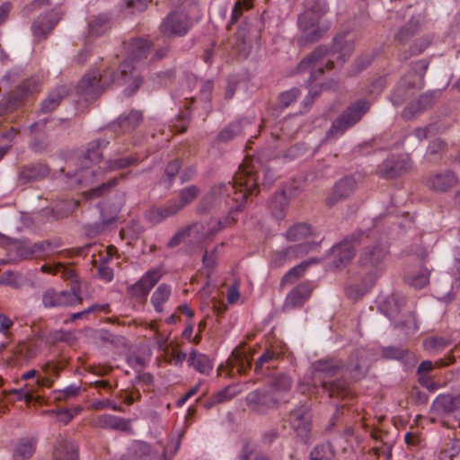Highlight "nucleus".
<instances>
[{"label": "nucleus", "instance_id": "nucleus-1", "mask_svg": "<svg viewBox=\"0 0 460 460\" xmlns=\"http://www.w3.org/2000/svg\"><path fill=\"white\" fill-rule=\"evenodd\" d=\"M258 171V161L246 157L239 165L238 171L233 177V181L216 184L202 197L199 211L207 212L213 208L220 207L222 203L228 206L230 210L232 207L236 206V202L233 200L236 193H243L245 200L249 195L257 193Z\"/></svg>", "mask_w": 460, "mask_h": 460}, {"label": "nucleus", "instance_id": "nucleus-2", "mask_svg": "<svg viewBox=\"0 0 460 460\" xmlns=\"http://www.w3.org/2000/svg\"><path fill=\"white\" fill-rule=\"evenodd\" d=\"M112 83L126 85L124 93L131 96L142 85L143 77L128 62H122L116 72L90 70L78 82L76 93L87 100L96 99Z\"/></svg>", "mask_w": 460, "mask_h": 460}, {"label": "nucleus", "instance_id": "nucleus-3", "mask_svg": "<svg viewBox=\"0 0 460 460\" xmlns=\"http://www.w3.org/2000/svg\"><path fill=\"white\" fill-rule=\"evenodd\" d=\"M344 367V362L337 358H321L313 362L312 368L315 376L313 379V388H321L329 398L345 396L348 394V383L345 379L326 380L342 372Z\"/></svg>", "mask_w": 460, "mask_h": 460}, {"label": "nucleus", "instance_id": "nucleus-4", "mask_svg": "<svg viewBox=\"0 0 460 460\" xmlns=\"http://www.w3.org/2000/svg\"><path fill=\"white\" fill-rule=\"evenodd\" d=\"M326 49L317 47L311 54L304 58L297 65L298 73L310 72V76L305 82V87L308 94L303 101L305 107L311 105L314 101L320 95V90L314 86V83L318 80V74L323 71V66L327 65L329 59L326 57Z\"/></svg>", "mask_w": 460, "mask_h": 460}, {"label": "nucleus", "instance_id": "nucleus-5", "mask_svg": "<svg viewBox=\"0 0 460 460\" xmlns=\"http://www.w3.org/2000/svg\"><path fill=\"white\" fill-rule=\"evenodd\" d=\"M371 102L365 98L357 100L349 104L332 122L326 132V140H336L349 128L358 124L368 112Z\"/></svg>", "mask_w": 460, "mask_h": 460}, {"label": "nucleus", "instance_id": "nucleus-6", "mask_svg": "<svg viewBox=\"0 0 460 460\" xmlns=\"http://www.w3.org/2000/svg\"><path fill=\"white\" fill-rule=\"evenodd\" d=\"M373 230H356L347 235L341 243L332 246L333 265L336 268L347 265L355 256V244L365 243L373 234Z\"/></svg>", "mask_w": 460, "mask_h": 460}, {"label": "nucleus", "instance_id": "nucleus-7", "mask_svg": "<svg viewBox=\"0 0 460 460\" xmlns=\"http://www.w3.org/2000/svg\"><path fill=\"white\" fill-rule=\"evenodd\" d=\"M82 302L83 297L79 287H73L69 290L62 291L49 288L43 292L41 296V304L47 309L74 306Z\"/></svg>", "mask_w": 460, "mask_h": 460}, {"label": "nucleus", "instance_id": "nucleus-8", "mask_svg": "<svg viewBox=\"0 0 460 460\" xmlns=\"http://www.w3.org/2000/svg\"><path fill=\"white\" fill-rule=\"evenodd\" d=\"M388 253L389 247L385 243L376 241L364 248L360 253L358 262L362 267L369 269L375 279H376L382 270V265Z\"/></svg>", "mask_w": 460, "mask_h": 460}, {"label": "nucleus", "instance_id": "nucleus-9", "mask_svg": "<svg viewBox=\"0 0 460 460\" xmlns=\"http://www.w3.org/2000/svg\"><path fill=\"white\" fill-rule=\"evenodd\" d=\"M39 84L32 79L23 80L5 99L0 102V116L9 114L21 107L24 98L38 91Z\"/></svg>", "mask_w": 460, "mask_h": 460}, {"label": "nucleus", "instance_id": "nucleus-10", "mask_svg": "<svg viewBox=\"0 0 460 460\" xmlns=\"http://www.w3.org/2000/svg\"><path fill=\"white\" fill-rule=\"evenodd\" d=\"M246 405L252 411L265 413L269 409L279 406V400L275 393L268 388H257L247 394L245 397Z\"/></svg>", "mask_w": 460, "mask_h": 460}, {"label": "nucleus", "instance_id": "nucleus-11", "mask_svg": "<svg viewBox=\"0 0 460 460\" xmlns=\"http://www.w3.org/2000/svg\"><path fill=\"white\" fill-rule=\"evenodd\" d=\"M460 183L458 175L450 169L436 171L429 175L426 187L435 193H447Z\"/></svg>", "mask_w": 460, "mask_h": 460}, {"label": "nucleus", "instance_id": "nucleus-12", "mask_svg": "<svg viewBox=\"0 0 460 460\" xmlns=\"http://www.w3.org/2000/svg\"><path fill=\"white\" fill-rule=\"evenodd\" d=\"M162 277L160 267L147 270L136 283L127 288L128 296L131 298H146Z\"/></svg>", "mask_w": 460, "mask_h": 460}, {"label": "nucleus", "instance_id": "nucleus-13", "mask_svg": "<svg viewBox=\"0 0 460 460\" xmlns=\"http://www.w3.org/2000/svg\"><path fill=\"white\" fill-rule=\"evenodd\" d=\"M430 411L438 416H453L460 420V390L456 394H439L432 402Z\"/></svg>", "mask_w": 460, "mask_h": 460}, {"label": "nucleus", "instance_id": "nucleus-14", "mask_svg": "<svg viewBox=\"0 0 460 460\" xmlns=\"http://www.w3.org/2000/svg\"><path fill=\"white\" fill-rule=\"evenodd\" d=\"M190 22L187 14L181 12H171L163 20L160 30L169 37H183L190 29Z\"/></svg>", "mask_w": 460, "mask_h": 460}, {"label": "nucleus", "instance_id": "nucleus-15", "mask_svg": "<svg viewBox=\"0 0 460 460\" xmlns=\"http://www.w3.org/2000/svg\"><path fill=\"white\" fill-rule=\"evenodd\" d=\"M411 167V160L407 155L388 156L378 165L377 173L385 179H394L405 173Z\"/></svg>", "mask_w": 460, "mask_h": 460}, {"label": "nucleus", "instance_id": "nucleus-16", "mask_svg": "<svg viewBox=\"0 0 460 460\" xmlns=\"http://www.w3.org/2000/svg\"><path fill=\"white\" fill-rule=\"evenodd\" d=\"M311 245L308 243L290 245L272 252L270 264L272 268H280L294 261L310 250Z\"/></svg>", "mask_w": 460, "mask_h": 460}, {"label": "nucleus", "instance_id": "nucleus-17", "mask_svg": "<svg viewBox=\"0 0 460 460\" xmlns=\"http://www.w3.org/2000/svg\"><path fill=\"white\" fill-rule=\"evenodd\" d=\"M289 423L296 434L307 438L311 431V413L306 404H301L289 412Z\"/></svg>", "mask_w": 460, "mask_h": 460}, {"label": "nucleus", "instance_id": "nucleus-18", "mask_svg": "<svg viewBox=\"0 0 460 460\" xmlns=\"http://www.w3.org/2000/svg\"><path fill=\"white\" fill-rule=\"evenodd\" d=\"M314 289L312 281L306 280L299 283L287 295L284 302L286 310H292L302 307L310 298Z\"/></svg>", "mask_w": 460, "mask_h": 460}, {"label": "nucleus", "instance_id": "nucleus-19", "mask_svg": "<svg viewBox=\"0 0 460 460\" xmlns=\"http://www.w3.org/2000/svg\"><path fill=\"white\" fill-rule=\"evenodd\" d=\"M123 48L127 58L123 62H128L138 73V69L133 65V61L146 58L150 51L151 44L142 38L131 39L128 42H123ZM141 75V74H139Z\"/></svg>", "mask_w": 460, "mask_h": 460}, {"label": "nucleus", "instance_id": "nucleus-20", "mask_svg": "<svg viewBox=\"0 0 460 460\" xmlns=\"http://www.w3.org/2000/svg\"><path fill=\"white\" fill-rule=\"evenodd\" d=\"M342 372L348 375L351 379L359 380L362 378L367 370L368 365L366 360V351L363 349L354 350L348 362L344 363Z\"/></svg>", "mask_w": 460, "mask_h": 460}, {"label": "nucleus", "instance_id": "nucleus-21", "mask_svg": "<svg viewBox=\"0 0 460 460\" xmlns=\"http://www.w3.org/2000/svg\"><path fill=\"white\" fill-rule=\"evenodd\" d=\"M49 173V167L44 163H31L21 166L17 179L20 184H27L45 179Z\"/></svg>", "mask_w": 460, "mask_h": 460}, {"label": "nucleus", "instance_id": "nucleus-22", "mask_svg": "<svg viewBox=\"0 0 460 460\" xmlns=\"http://www.w3.org/2000/svg\"><path fill=\"white\" fill-rule=\"evenodd\" d=\"M59 18L54 11H48L41 13L32 22L31 31L38 40L46 39L58 24Z\"/></svg>", "mask_w": 460, "mask_h": 460}, {"label": "nucleus", "instance_id": "nucleus-23", "mask_svg": "<svg viewBox=\"0 0 460 460\" xmlns=\"http://www.w3.org/2000/svg\"><path fill=\"white\" fill-rule=\"evenodd\" d=\"M347 34H338L333 39L332 47L329 49L323 46L328 51L329 58H332L337 54V58L341 64H343L354 50V40L347 39Z\"/></svg>", "mask_w": 460, "mask_h": 460}, {"label": "nucleus", "instance_id": "nucleus-24", "mask_svg": "<svg viewBox=\"0 0 460 460\" xmlns=\"http://www.w3.org/2000/svg\"><path fill=\"white\" fill-rule=\"evenodd\" d=\"M233 200L236 202V206L231 208L228 215L224 219L217 221V224L208 230L209 234H215L235 223L237 213L242 210L245 204V195L243 193H236Z\"/></svg>", "mask_w": 460, "mask_h": 460}, {"label": "nucleus", "instance_id": "nucleus-25", "mask_svg": "<svg viewBox=\"0 0 460 460\" xmlns=\"http://www.w3.org/2000/svg\"><path fill=\"white\" fill-rule=\"evenodd\" d=\"M382 358L387 360H397L405 367H412L416 362L413 352L399 346H387L382 349Z\"/></svg>", "mask_w": 460, "mask_h": 460}, {"label": "nucleus", "instance_id": "nucleus-26", "mask_svg": "<svg viewBox=\"0 0 460 460\" xmlns=\"http://www.w3.org/2000/svg\"><path fill=\"white\" fill-rule=\"evenodd\" d=\"M93 424L97 428L113 429L119 431H128L130 429V420L120 416L112 414H101L96 417Z\"/></svg>", "mask_w": 460, "mask_h": 460}, {"label": "nucleus", "instance_id": "nucleus-27", "mask_svg": "<svg viewBox=\"0 0 460 460\" xmlns=\"http://www.w3.org/2000/svg\"><path fill=\"white\" fill-rule=\"evenodd\" d=\"M156 451L149 443L143 440H134L128 448V460H154Z\"/></svg>", "mask_w": 460, "mask_h": 460}, {"label": "nucleus", "instance_id": "nucleus-28", "mask_svg": "<svg viewBox=\"0 0 460 460\" xmlns=\"http://www.w3.org/2000/svg\"><path fill=\"white\" fill-rule=\"evenodd\" d=\"M357 181L352 176H345L335 183L333 192L328 199V205L332 206L341 199L348 198L356 189Z\"/></svg>", "mask_w": 460, "mask_h": 460}, {"label": "nucleus", "instance_id": "nucleus-29", "mask_svg": "<svg viewBox=\"0 0 460 460\" xmlns=\"http://www.w3.org/2000/svg\"><path fill=\"white\" fill-rule=\"evenodd\" d=\"M177 212H179V207L172 205L171 201H169L164 207L154 206L150 208L145 212L144 217L148 223L157 225L169 217L175 215Z\"/></svg>", "mask_w": 460, "mask_h": 460}, {"label": "nucleus", "instance_id": "nucleus-30", "mask_svg": "<svg viewBox=\"0 0 460 460\" xmlns=\"http://www.w3.org/2000/svg\"><path fill=\"white\" fill-rule=\"evenodd\" d=\"M142 120V112L137 110H132L128 114H121L117 120L111 124V127L114 129L119 128L122 133H128L138 127Z\"/></svg>", "mask_w": 460, "mask_h": 460}, {"label": "nucleus", "instance_id": "nucleus-31", "mask_svg": "<svg viewBox=\"0 0 460 460\" xmlns=\"http://www.w3.org/2000/svg\"><path fill=\"white\" fill-rule=\"evenodd\" d=\"M88 34L92 37H100L105 34L111 26V15L109 13H102L93 15L88 20Z\"/></svg>", "mask_w": 460, "mask_h": 460}, {"label": "nucleus", "instance_id": "nucleus-32", "mask_svg": "<svg viewBox=\"0 0 460 460\" xmlns=\"http://www.w3.org/2000/svg\"><path fill=\"white\" fill-rule=\"evenodd\" d=\"M421 15H412L411 19L400 27L394 36V39L402 45L406 44L420 29Z\"/></svg>", "mask_w": 460, "mask_h": 460}, {"label": "nucleus", "instance_id": "nucleus-33", "mask_svg": "<svg viewBox=\"0 0 460 460\" xmlns=\"http://www.w3.org/2000/svg\"><path fill=\"white\" fill-rule=\"evenodd\" d=\"M289 205V199L285 190H281L272 195L269 201V208L272 217L277 220H282L286 217Z\"/></svg>", "mask_w": 460, "mask_h": 460}, {"label": "nucleus", "instance_id": "nucleus-34", "mask_svg": "<svg viewBox=\"0 0 460 460\" xmlns=\"http://www.w3.org/2000/svg\"><path fill=\"white\" fill-rule=\"evenodd\" d=\"M434 101V94L432 93H425L420 95L415 102H411L402 111V116L403 119L409 120L415 117L416 114L429 108Z\"/></svg>", "mask_w": 460, "mask_h": 460}, {"label": "nucleus", "instance_id": "nucleus-35", "mask_svg": "<svg viewBox=\"0 0 460 460\" xmlns=\"http://www.w3.org/2000/svg\"><path fill=\"white\" fill-rule=\"evenodd\" d=\"M68 91L66 86L59 85L55 88L49 96L42 101L40 111L44 114L51 113L67 95Z\"/></svg>", "mask_w": 460, "mask_h": 460}, {"label": "nucleus", "instance_id": "nucleus-36", "mask_svg": "<svg viewBox=\"0 0 460 460\" xmlns=\"http://www.w3.org/2000/svg\"><path fill=\"white\" fill-rule=\"evenodd\" d=\"M377 308L382 314L392 321L400 313L402 302L394 294H392L380 298Z\"/></svg>", "mask_w": 460, "mask_h": 460}, {"label": "nucleus", "instance_id": "nucleus-37", "mask_svg": "<svg viewBox=\"0 0 460 460\" xmlns=\"http://www.w3.org/2000/svg\"><path fill=\"white\" fill-rule=\"evenodd\" d=\"M110 144V141L106 138L95 139L88 144L85 154L83 157L82 164L86 165V162L98 163L102 158V151Z\"/></svg>", "mask_w": 460, "mask_h": 460}, {"label": "nucleus", "instance_id": "nucleus-38", "mask_svg": "<svg viewBox=\"0 0 460 460\" xmlns=\"http://www.w3.org/2000/svg\"><path fill=\"white\" fill-rule=\"evenodd\" d=\"M54 460H78V447L66 439L58 441L54 450Z\"/></svg>", "mask_w": 460, "mask_h": 460}, {"label": "nucleus", "instance_id": "nucleus-39", "mask_svg": "<svg viewBox=\"0 0 460 460\" xmlns=\"http://www.w3.org/2000/svg\"><path fill=\"white\" fill-rule=\"evenodd\" d=\"M189 366L202 375H209L213 369V363L206 354L191 349L188 358Z\"/></svg>", "mask_w": 460, "mask_h": 460}, {"label": "nucleus", "instance_id": "nucleus-40", "mask_svg": "<svg viewBox=\"0 0 460 460\" xmlns=\"http://www.w3.org/2000/svg\"><path fill=\"white\" fill-rule=\"evenodd\" d=\"M37 439L34 438H20L13 449V460H27L35 452Z\"/></svg>", "mask_w": 460, "mask_h": 460}, {"label": "nucleus", "instance_id": "nucleus-41", "mask_svg": "<svg viewBox=\"0 0 460 460\" xmlns=\"http://www.w3.org/2000/svg\"><path fill=\"white\" fill-rule=\"evenodd\" d=\"M171 294L172 288L168 284L162 283L156 288L150 299L156 313H162L164 311V305L169 300Z\"/></svg>", "mask_w": 460, "mask_h": 460}, {"label": "nucleus", "instance_id": "nucleus-42", "mask_svg": "<svg viewBox=\"0 0 460 460\" xmlns=\"http://www.w3.org/2000/svg\"><path fill=\"white\" fill-rule=\"evenodd\" d=\"M326 57L329 59L327 65H323V71L322 74H318V80L314 83V86L317 90H320V93L323 91H337L339 88V79L336 77H331L324 80H321L322 76L324 74L325 69L331 70L334 67L333 60L329 58L328 52L326 53Z\"/></svg>", "mask_w": 460, "mask_h": 460}, {"label": "nucleus", "instance_id": "nucleus-43", "mask_svg": "<svg viewBox=\"0 0 460 460\" xmlns=\"http://www.w3.org/2000/svg\"><path fill=\"white\" fill-rule=\"evenodd\" d=\"M311 234L312 228L310 225L306 223H296L291 226L283 235L288 242H300Z\"/></svg>", "mask_w": 460, "mask_h": 460}, {"label": "nucleus", "instance_id": "nucleus-44", "mask_svg": "<svg viewBox=\"0 0 460 460\" xmlns=\"http://www.w3.org/2000/svg\"><path fill=\"white\" fill-rule=\"evenodd\" d=\"M414 87V83L408 81L406 78L402 79L390 96L392 103L396 107L401 106L409 97L408 90Z\"/></svg>", "mask_w": 460, "mask_h": 460}, {"label": "nucleus", "instance_id": "nucleus-45", "mask_svg": "<svg viewBox=\"0 0 460 460\" xmlns=\"http://www.w3.org/2000/svg\"><path fill=\"white\" fill-rule=\"evenodd\" d=\"M460 454V438H452L446 442L438 454V460H455Z\"/></svg>", "mask_w": 460, "mask_h": 460}, {"label": "nucleus", "instance_id": "nucleus-46", "mask_svg": "<svg viewBox=\"0 0 460 460\" xmlns=\"http://www.w3.org/2000/svg\"><path fill=\"white\" fill-rule=\"evenodd\" d=\"M181 164V160L179 158L170 161L166 164L164 175L160 179V184L164 185L166 189H170L175 177L180 172Z\"/></svg>", "mask_w": 460, "mask_h": 460}, {"label": "nucleus", "instance_id": "nucleus-47", "mask_svg": "<svg viewBox=\"0 0 460 460\" xmlns=\"http://www.w3.org/2000/svg\"><path fill=\"white\" fill-rule=\"evenodd\" d=\"M243 133L242 120H235L225 127L217 135L218 142H228Z\"/></svg>", "mask_w": 460, "mask_h": 460}, {"label": "nucleus", "instance_id": "nucleus-48", "mask_svg": "<svg viewBox=\"0 0 460 460\" xmlns=\"http://www.w3.org/2000/svg\"><path fill=\"white\" fill-rule=\"evenodd\" d=\"M199 194V189L196 185H190L183 188L179 192L180 200H171L172 205L179 207V211L191 203Z\"/></svg>", "mask_w": 460, "mask_h": 460}, {"label": "nucleus", "instance_id": "nucleus-49", "mask_svg": "<svg viewBox=\"0 0 460 460\" xmlns=\"http://www.w3.org/2000/svg\"><path fill=\"white\" fill-rule=\"evenodd\" d=\"M430 270L426 267H422L420 270L413 275L406 276V282L418 289H421L426 287L429 282Z\"/></svg>", "mask_w": 460, "mask_h": 460}, {"label": "nucleus", "instance_id": "nucleus-50", "mask_svg": "<svg viewBox=\"0 0 460 460\" xmlns=\"http://www.w3.org/2000/svg\"><path fill=\"white\" fill-rule=\"evenodd\" d=\"M394 326L403 332L405 335L414 334L419 330L417 317L414 313L408 314L403 320L394 323Z\"/></svg>", "mask_w": 460, "mask_h": 460}, {"label": "nucleus", "instance_id": "nucleus-51", "mask_svg": "<svg viewBox=\"0 0 460 460\" xmlns=\"http://www.w3.org/2000/svg\"><path fill=\"white\" fill-rule=\"evenodd\" d=\"M138 163V157L137 155H130L126 157H119L109 160L107 162V170L109 171H117L128 168L133 164H137Z\"/></svg>", "mask_w": 460, "mask_h": 460}, {"label": "nucleus", "instance_id": "nucleus-52", "mask_svg": "<svg viewBox=\"0 0 460 460\" xmlns=\"http://www.w3.org/2000/svg\"><path fill=\"white\" fill-rule=\"evenodd\" d=\"M447 144L445 141L437 138L432 140L427 149L426 155L430 162L437 163L442 159Z\"/></svg>", "mask_w": 460, "mask_h": 460}, {"label": "nucleus", "instance_id": "nucleus-53", "mask_svg": "<svg viewBox=\"0 0 460 460\" xmlns=\"http://www.w3.org/2000/svg\"><path fill=\"white\" fill-rule=\"evenodd\" d=\"M301 95V90L298 87H292L284 91L279 95V105L281 110L287 109L295 103Z\"/></svg>", "mask_w": 460, "mask_h": 460}, {"label": "nucleus", "instance_id": "nucleus-54", "mask_svg": "<svg viewBox=\"0 0 460 460\" xmlns=\"http://www.w3.org/2000/svg\"><path fill=\"white\" fill-rule=\"evenodd\" d=\"M131 174V172H128L125 174H121L120 177H113L110 179L107 182L102 183L93 189H91L87 192V197L90 199L97 198L102 196L103 193H105L108 190L111 188L116 186L119 181V179H125L128 175Z\"/></svg>", "mask_w": 460, "mask_h": 460}, {"label": "nucleus", "instance_id": "nucleus-55", "mask_svg": "<svg viewBox=\"0 0 460 460\" xmlns=\"http://www.w3.org/2000/svg\"><path fill=\"white\" fill-rule=\"evenodd\" d=\"M309 263L307 261H302L299 264L291 268L281 279V286L290 284L302 277L305 272Z\"/></svg>", "mask_w": 460, "mask_h": 460}, {"label": "nucleus", "instance_id": "nucleus-56", "mask_svg": "<svg viewBox=\"0 0 460 460\" xmlns=\"http://www.w3.org/2000/svg\"><path fill=\"white\" fill-rule=\"evenodd\" d=\"M320 19L321 17L318 15L304 10V12L297 17V24L302 31H307L311 28L318 25Z\"/></svg>", "mask_w": 460, "mask_h": 460}, {"label": "nucleus", "instance_id": "nucleus-57", "mask_svg": "<svg viewBox=\"0 0 460 460\" xmlns=\"http://www.w3.org/2000/svg\"><path fill=\"white\" fill-rule=\"evenodd\" d=\"M432 40L433 38L430 35H425L416 40L411 45L408 53L404 56V59L421 54L431 44Z\"/></svg>", "mask_w": 460, "mask_h": 460}, {"label": "nucleus", "instance_id": "nucleus-58", "mask_svg": "<svg viewBox=\"0 0 460 460\" xmlns=\"http://www.w3.org/2000/svg\"><path fill=\"white\" fill-rule=\"evenodd\" d=\"M304 8L319 17L323 16L329 11V5L326 0H306L304 3Z\"/></svg>", "mask_w": 460, "mask_h": 460}, {"label": "nucleus", "instance_id": "nucleus-59", "mask_svg": "<svg viewBox=\"0 0 460 460\" xmlns=\"http://www.w3.org/2000/svg\"><path fill=\"white\" fill-rule=\"evenodd\" d=\"M271 386L270 389L274 393L275 391H288L292 387V379L288 375L279 374L274 378Z\"/></svg>", "mask_w": 460, "mask_h": 460}, {"label": "nucleus", "instance_id": "nucleus-60", "mask_svg": "<svg viewBox=\"0 0 460 460\" xmlns=\"http://www.w3.org/2000/svg\"><path fill=\"white\" fill-rule=\"evenodd\" d=\"M239 391L236 389V385H228L222 390L217 392L214 395L215 401L218 403L230 401L237 395Z\"/></svg>", "mask_w": 460, "mask_h": 460}, {"label": "nucleus", "instance_id": "nucleus-61", "mask_svg": "<svg viewBox=\"0 0 460 460\" xmlns=\"http://www.w3.org/2000/svg\"><path fill=\"white\" fill-rule=\"evenodd\" d=\"M279 352H276L275 350L270 349H267L257 358V360L255 362V367H254L255 372L259 373L261 370V368L265 363L275 360V359L279 358Z\"/></svg>", "mask_w": 460, "mask_h": 460}, {"label": "nucleus", "instance_id": "nucleus-62", "mask_svg": "<svg viewBox=\"0 0 460 460\" xmlns=\"http://www.w3.org/2000/svg\"><path fill=\"white\" fill-rule=\"evenodd\" d=\"M95 173L96 171L93 169L84 168L77 170L75 172V181L80 185H86L93 181Z\"/></svg>", "mask_w": 460, "mask_h": 460}, {"label": "nucleus", "instance_id": "nucleus-63", "mask_svg": "<svg viewBox=\"0 0 460 460\" xmlns=\"http://www.w3.org/2000/svg\"><path fill=\"white\" fill-rule=\"evenodd\" d=\"M325 31V29L316 25L314 28L308 30L307 31H302V36L305 42H314L319 40L323 36Z\"/></svg>", "mask_w": 460, "mask_h": 460}, {"label": "nucleus", "instance_id": "nucleus-64", "mask_svg": "<svg viewBox=\"0 0 460 460\" xmlns=\"http://www.w3.org/2000/svg\"><path fill=\"white\" fill-rule=\"evenodd\" d=\"M328 446L323 444L316 445L310 452L311 460H329L326 457Z\"/></svg>", "mask_w": 460, "mask_h": 460}]
</instances>
